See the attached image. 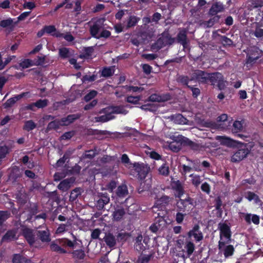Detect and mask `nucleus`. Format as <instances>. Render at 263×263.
<instances>
[{"label":"nucleus","instance_id":"obj_59","mask_svg":"<svg viewBox=\"0 0 263 263\" xmlns=\"http://www.w3.org/2000/svg\"><path fill=\"white\" fill-rule=\"evenodd\" d=\"M59 54L63 58H66L70 55L69 49L65 47L59 49Z\"/></svg>","mask_w":263,"mask_h":263},{"label":"nucleus","instance_id":"obj_16","mask_svg":"<svg viewBox=\"0 0 263 263\" xmlns=\"http://www.w3.org/2000/svg\"><path fill=\"white\" fill-rule=\"evenodd\" d=\"M110 114H123L126 115L128 113V111L125 109L124 106L119 105H110L106 107Z\"/></svg>","mask_w":263,"mask_h":263},{"label":"nucleus","instance_id":"obj_45","mask_svg":"<svg viewBox=\"0 0 263 263\" xmlns=\"http://www.w3.org/2000/svg\"><path fill=\"white\" fill-rule=\"evenodd\" d=\"M99 154V152H93L92 151L88 150L85 152L82 156V159H88L90 160L92 159L96 155Z\"/></svg>","mask_w":263,"mask_h":263},{"label":"nucleus","instance_id":"obj_52","mask_svg":"<svg viewBox=\"0 0 263 263\" xmlns=\"http://www.w3.org/2000/svg\"><path fill=\"white\" fill-rule=\"evenodd\" d=\"M161 36L167 42L168 45L172 44L175 41V39L171 37L168 31H164L162 33Z\"/></svg>","mask_w":263,"mask_h":263},{"label":"nucleus","instance_id":"obj_18","mask_svg":"<svg viewBox=\"0 0 263 263\" xmlns=\"http://www.w3.org/2000/svg\"><path fill=\"white\" fill-rule=\"evenodd\" d=\"M173 141L169 144L170 149L174 152H178L181 149V137L173 136Z\"/></svg>","mask_w":263,"mask_h":263},{"label":"nucleus","instance_id":"obj_60","mask_svg":"<svg viewBox=\"0 0 263 263\" xmlns=\"http://www.w3.org/2000/svg\"><path fill=\"white\" fill-rule=\"evenodd\" d=\"M256 180L253 177H251L249 178L243 179L241 182V185H246L247 184L250 185H254L256 183Z\"/></svg>","mask_w":263,"mask_h":263},{"label":"nucleus","instance_id":"obj_22","mask_svg":"<svg viewBox=\"0 0 263 263\" xmlns=\"http://www.w3.org/2000/svg\"><path fill=\"white\" fill-rule=\"evenodd\" d=\"M36 235L43 242H48L50 241V233L49 231L46 230H36Z\"/></svg>","mask_w":263,"mask_h":263},{"label":"nucleus","instance_id":"obj_9","mask_svg":"<svg viewBox=\"0 0 263 263\" xmlns=\"http://www.w3.org/2000/svg\"><path fill=\"white\" fill-rule=\"evenodd\" d=\"M22 234L30 246H33L34 244L36 241L35 237L36 234L35 232L34 233L33 230L28 228H24L22 230Z\"/></svg>","mask_w":263,"mask_h":263},{"label":"nucleus","instance_id":"obj_27","mask_svg":"<svg viewBox=\"0 0 263 263\" xmlns=\"http://www.w3.org/2000/svg\"><path fill=\"white\" fill-rule=\"evenodd\" d=\"M81 115L80 114H71L68 115L66 117L62 118L61 120L63 126L69 125L75 120L79 119Z\"/></svg>","mask_w":263,"mask_h":263},{"label":"nucleus","instance_id":"obj_26","mask_svg":"<svg viewBox=\"0 0 263 263\" xmlns=\"http://www.w3.org/2000/svg\"><path fill=\"white\" fill-rule=\"evenodd\" d=\"M103 239L106 245L110 248L115 247L117 244V238H116L115 236L110 233H106Z\"/></svg>","mask_w":263,"mask_h":263},{"label":"nucleus","instance_id":"obj_40","mask_svg":"<svg viewBox=\"0 0 263 263\" xmlns=\"http://www.w3.org/2000/svg\"><path fill=\"white\" fill-rule=\"evenodd\" d=\"M155 213H157V217L156 218H163L165 219V217L167 215V212L165 210V207L162 205L161 206H157L156 209H155Z\"/></svg>","mask_w":263,"mask_h":263},{"label":"nucleus","instance_id":"obj_51","mask_svg":"<svg viewBox=\"0 0 263 263\" xmlns=\"http://www.w3.org/2000/svg\"><path fill=\"white\" fill-rule=\"evenodd\" d=\"M113 67L104 68L102 71V76L104 77H109L114 73Z\"/></svg>","mask_w":263,"mask_h":263},{"label":"nucleus","instance_id":"obj_46","mask_svg":"<svg viewBox=\"0 0 263 263\" xmlns=\"http://www.w3.org/2000/svg\"><path fill=\"white\" fill-rule=\"evenodd\" d=\"M73 237V240L71 241L67 238L66 241V247H68L71 249L76 248L77 246L79 245V243L77 242L78 240L76 236L71 234Z\"/></svg>","mask_w":263,"mask_h":263},{"label":"nucleus","instance_id":"obj_37","mask_svg":"<svg viewBox=\"0 0 263 263\" xmlns=\"http://www.w3.org/2000/svg\"><path fill=\"white\" fill-rule=\"evenodd\" d=\"M167 45H168L167 42L161 36L152 45V48L153 49L158 50Z\"/></svg>","mask_w":263,"mask_h":263},{"label":"nucleus","instance_id":"obj_25","mask_svg":"<svg viewBox=\"0 0 263 263\" xmlns=\"http://www.w3.org/2000/svg\"><path fill=\"white\" fill-rule=\"evenodd\" d=\"M223 75L218 72L209 73H208V83H210L211 85H216L220 80Z\"/></svg>","mask_w":263,"mask_h":263},{"label":"nucleus","instance_id":"obj_23","mask_svg":"<svg viewBox=\"0 0 263 263\" xmlns=\"http://www.w3.org/2000/svg\"><path fill=\"white\" fill-rule=\"evenodd\" d=\"M189 146L190 148L194 151H198L199 149L200 146L198 143H196L187 138L182 136V147Z\"/></svg>","mask_w":263,"mask_h":263},{"label":"nucleus","instance_id":"obj_32","mask_svg":"<svg viewBox=\"0 0 263 263\" xmlns=\"http://www.w3.org/2000/svg\"><path fill=\"white\" fill-rule=\"evenodd\" d=\"M212 16L208 21H204L203 24L206 27L210 28L212 27L216 23H219L220 15L216 14L215 15H211Z\"/></svg>","mask_w":263,"mask_h":263},{"label":"nucleus","instance_id":"obj_42","mask_svg":"<svg viewBox=\"0 0 263 263\" xmlns=\"http://www.w3.org/2000/svg\"><path fill=\"white\" fill-rule=\"evenodd\" d=\"M130 237V235L128 233H119L117 235V240L118 242L123 243L125 242L128 238Z\"/></svg>","mask_w":263,"mask_h":263},{"label":"nucleus","instance_id":"obj_38","mask_svg":"<svg viewBox=\"0 0 263 263\" xmlns=\"http://www.w3.org/2000/svg\"><path fill=\"white\" fill-rule=\"evenodd\" d=\"M117 195L119 197H124L128 194V190L126 185L122 184L118 187L117 192Z\"/></svg>","mask_w":263,"mask_h":263},{"label":"nucleus","instance_id":"obj_64","mask_svg":"<svg viewBox=\"0 0 263 263\" xmlns=\"http://www.w3.org/2000/svg\"><path fill=\"white\" fill-rule=\"evenodd\" d=\"M159 174L164 176H167L169 173L168 166L162 165L158 170Z\"/></svg>","mask_w":263,"mask_h":263},{"label":"nucleus","instance_id":"obj_56","mask_svg":"<svg viewBox=\"0 0 263 263\" xmlns=\"http://www.w3.org/2000/svg\"><path fill=\"white\" fill-rule=\"evenodd\" d=\"M155 223L158 225V228L161 230L166 226L167 222L163 218H156Z\"/></svg>","mask_w":263,"mask_h":263},{"label":"nucleus","instance_id":"obj_21","mask_svg":"<svg viewBox=\"0 0 263 263\" xmlns=\"http://www.w3.org/2000/svg\"><path fill=\"white\" fill-rule=\"evenodd\" d=\"M244 215V219L248 224H251L252 222L256 225L259 224L260 218L259 216L256 214H251L250 213H242Z\"/></svg>","mask_w":263,"mask_h":263},{"label":"nucleus","instance_id":"obj_55","mask_svg":"<svg viewBox=\"0 0 263 263\" xmlns=\"http://www.w3.org/2000/svg\"><path fill=\"white\" fill-rule=\"evenodd\" d=\"M35 127V123L32 120H29L25 122L24 129L27 131H30L33 129Z\"/></svg>","mask_w":263,"mask_h":263},{"label":"nucleus","instance_id":"obj_7","mask_svg":"<svg viewBox=\"0 0 263 263\" xmlns=\"http://www.w3.org/2000/svg\"><path fill=\"white\" fill-rule=\"evenodd\" d=\"M196 201L194 199L190 197H187L184 199H182V210L184 212V214L182 213V222L183 220L184 215L189 214L196 206Z\"/></svg>","mask_w":263,"mask_h":263},{"label":"nucleus","instance_id":"obj_35","mask_svg":"<svg viewBox=\"0 0 263 263\" xmlns=\"http://www.w3.org/2000/svg\"><path fill=\"white\" fill-rule=\"evenodd\" d=\"M169 199L170 198L168 196H163L160 199H158L156 201L155 205L153 207V211H155V209H156L158 206H161L163 205V206H165V204H167L169 202Z\"/></svg>","mask_w":263,"mask_h":263},{"label":"nucleus","instance_id":"obj_20","mask_svg":"<svg viewBox=\"0 0 263 263\" xmlns=\"http://www.w3.org/2000/svg\"><path fill=\"white\" fill-rule=\"evenodd\" d=\"M223 5L220 2L213 3L210 9L208 14L209 15H215L224 10Z\"/></svg>","mask_w":263,"mask_h":263},{"label":"nucleus","instance_id":"obj_54","mask_svg":"<svg viewBox=\"0 0 263 263\" xmlns=\"http://www.w3.org/2000/svg\"><path fill=\"white\" fill-rule=\"evenodd\" d=\"M98 94V92L96 90H91L89 93L86 95L84 97V100L85 102H89L92 99H93Z\"/></svg>","mask_w":263,"mask_h":263},{"label":"nucleus","instance_id":"obj_14","mask_svg":"<svg viewBox=\"0 0 263 263\" xmlns=\"http://www.w3.org/2000/svg\"><path fill=\"white\" fill-rule=\"evenodd\" d=\"M103 29V22L101 20H97L95 22L92 26L90 27V32L91 35L97 39L98 36L99 32Z\"/></svg>","mask_w":263,"mask_h":263},{"label":"nucleus","instance_id":"obj_61","mask_svg":"<svg viewBox=\"0 0 263 263\" xmlns=\"http://www.w3.org/2000/svg\"><path fill=\"white\" fill-rule=\"evenodd\" d=\"M222 202L220 197H218L215 199V207L216 210H217L220 213H222V210L221 206Z\"/></svg>","mask_w":263,"mask_h":263},{"label":"nucleus","instance_id":"obj_47","mask_svg":"<svg viewBox=\"0 0 263 263\" xmlns=\"http://www.w3.org/2000/svg\"><path fill=\"white\" fill-rule=\"evenodd\" d=\"M139 20L140 18L136 17V16H130L127 22V24L126 26L127 28H129L133 26H135L137 24V22Z\"/></svg>","mask_w":263,"mask_h":263},{"label":"nucleus","instance_id":"obj_30","mask_svg":"<svg viewBox=\"0 0 263 263\" xmlns=\"http://www.w3.org/2000/svg\"><path fill=\"white\" fill-rule=\"evenodd\" d=\"M171 186L175 191L174 194L176 197L180 198L181 197V182L179 180H174L172 179ZM180 200V199H179Z\"/></svg>","mask_w":263,"mask_h":263},{"label":"nucleus","instance_id":"obj_6","mask_svg":"<svg viewBox=\"0 0 263 263\" xmlns=\"http://www.w3.org/2000/svg\"><path fill=\"white\" fill-rule=\"evenodd\" d=\"M218 229L219 230L220 240L232 241V232L230 226L227 223H219L218 224Z\"/></svg>","mask_w":263,"mask_h":263},{"label":"nucleus","instance_id":"obj_8","mask_svg":"<svg viewBox=\"0 0 263 263\" xmlns=\"http://www.w3.org/2000/svg\"><path fill=\"white\" fill-rule=\"evenodd\" d=\"M187 235V239L190 240L193 237L196 242H199L203 238L202 233L200 230V227L198 224H195Z\"/></svg>","mask_w":263,"mask_h":263},{"label":"nucleus","instance_id":"obj_44","mask_svg":"<svg viewBox=\"0 0 263 263\" xmlns=\"http://www.w3.org/2000/svg\"><path fill=\"white\" fill-rule=\"evenodd\" d=\"M50 249L52 251L57 252L61 254H65L67 253V251L62 248L58 244L55 242H52L50 245Z\"/></svg>","mask_w":263,"mask_h":263},{"label":"nucleus","instance_id":"obj_3","mask_svg":"<svg viewBox=\"0 0 263 263\" xmlns=\"http://www.w3.org/2000/svg\"><path fill=\"white\" fill-rule=\"evenodd\" d=\"M232 241L219 240L218 241V249L223 253L225 258L231 257L235 252V249L233 245H230Z\"/></svg>","mask_w":263,"mask_h":263},{"label":"nucleus","instance_id":"obj_34","mask_svg":"<svg viewBox=\"0 0 263 263\" xmlns=\"http://www.w3.org/2000/svg\"><path fill=\"white\" fill-rule=\"evenodd\" d=\"M61 126H63L61 119H55L48 123L46 130L49 131L52 129H58Z\"/></svg>","mask_w":263,"mask_h":263},{"label":"nucleus","instance_id":"obj_2","mask_svg":"<svg viewBox=\"0 0 263 263\" xmlns=\"http://www.w3.org/2000/svg\"><path fill=\"white\" fill-rule=\"evenodd\" d=\"M240 145L238 149L234 153L231 157V161L232 162H239L246 158L250 153V150L247 147V144L240 143Z\"/></svg>","mask_w":263,"mask_h":263},{"label":"nucleus","instance_id":"obj_53","mask_svg":"<svg viewBox=\"0 0 263 263\" xmlns=\"http://www.w3.org/2000/svg\"><path fill=\"white\" fill-rule=\"evenodd\" d=\"M10 215V213L8 211H0V225L3 224L4 222L6 221Z\"/></svg>","mask_w":263,"mask_h":263},{"label":"nucleus","instance_id":"obj_24","mask_svg":"<svg viewBox=\"0 0 263 263\" xmlns=\"http://www.w3.org/2000/svg\"><path fill=\"white\" fill-rule=\"evenodd\" d=\"M28 92H23L21 94L16 96L13 98L8 99L3 105L5 108H8L12 106L16 101L26 96L28 94Z\"/></svg>","mask_w":263,"mask_h":263},{"label":"nucleus","instance_id":"obj_43","mask_svg":"<svg viewBox=\"0 0 263 263\" xmlns=\"http://www.w3.org/2000/svg\"><path fill=\"white\" fill-rule=\"evenodd\" d=\"M10 148L8 146H0V161L6 157L10 152Z\"/></svg>","mask_w":263,"mask_h":263},{"label":"nucleus","instance_id":"obj_29","mask_svg":"<svg viewBox=\"0 0 263 263\" xmlns=\"http://www.w3.org/2000/svg\"><path fill=\"white\" fill-rule=\"evenodd\" d=\"M125 209L121 207H117L112 213L113 220L114 221H120L125 215Z\"/></svg>","mask_w":263,"mask_h":263},{"label":"nucleus","instance_id":"obj_58","mask_svg":"<svg viewBox=\"0 0 263 263\" xmlns=\"http://www.w3.org/2000/svg\"><path fill=\"white\" fill-rule=\"evenodd\" d=\"M218 139L221 140V143L228 146H231L232 145V143L235 142L230 138L224 136H219Z\"/></svg>","mask_w":263,"mask_h":263},{"label":"nucleus","instance_id":"obj_62","mask_svg":"<svg viewBox=\"0 0 263 263\" xmlns=\"http://www.w3.org/2000/svg\"><path fill=\"white\" fill-rule=\"evenodd\" d=\"M97 103H98V100L96 99H94L90 103L85 105L84 107V109L85 110H88L92 109L93 108L95 107V106H96Z\"/></svg>","mask_w":263,"mask_h":263},{"label":"nucleus","instance_id":"obj_1","mask_svg":"<svg viewBox=\"0 0 263 263\" xmlns=\"http://www.w3.org/2000/svg\"><path fill=\"white\" fill-rule=\"evenodd\" d=\"M134 167H135L136 170L138 173V175L141 179L139 186L138 188V193L141 194L145 191L148 190L151 186L149 180H142V178H145L146 175L148 173L149 167H148L147 165L144 164H140L137 163L134 164Z\"/></svg>","mask_w":263,"mask_h":263},{"label":"nucleus","instance_id":"obj_63","mask_svg":"<svg viewBox=\"0 0 263 263\" xmlns=\"http://www.w3.org/2000/svg\"><path fill=\"white\" fill-rule=\"evenodd\" d=\"M32 65V61L29 59H26L20 63V66L23 68H28Z\"/></svg>","mask_w":263,"mask_h":263},{"label":"nucleus","instance_id":"obj_49","mask_svg":"<svg viewBox=\"0 0 263 263\" xmlns=\"http://www.w3.org/2000/svg\"><path fill=\"white\" fill-rule=\"evenodd\" d=\"M81 194V190L80 188H76L73 189L70 193L69 200L74 201L78 198V196Z\"/></svg>","mask_w":263,"mask_h":263},{"label":"nucleus","instance_id":"obj_13","mask_svg":"<svg viewBox=\"0 0 263 263\" xmlns=\"http://www.w3.org/2000/svg\"><path fill=\"white\" fill-rule=\"evenodd\" d=\"M18 236H17V230L15 229L8 230L6 234L3 236L1 242H9L12 241L17 240Z\"/></svg>","mask_w":263,"mask_h":263},{"label":"nucleus","instance_id":"obj_5","mask_svg":"<svg viewBox=\"0 0 263 263\" xmlns=\"http://www.w3.org/2000/svg\"><path fill=\"white\" fill-rule=\"evenodd\" d=\"M262 54V52L257 47H253L248 50L247 54L246 64H252L255 63L257 60L260 58Z\"/></svg>","mask_w":263,"mask_h":263},{"label":"nucleus","instance_id":"obj_17","mask_svg":"<svg viewBox=\"0 0 263 263\" xmlns=\"http://www.w3.org/2000/svg\"><path fill=\"white\" fill-rule=\"evenodd\" d=\"M245 198L249 201H254V203L257 205H261L262 201L258 195L253 192L247 191L245 193Z\"/></svg>","mask_w":263,"mask_h":263},{"label":"nucleus","instance_id":"obj_28","mask_svg":"<svg viewBox=\"0 0 263 263\" xmlns=\"http://www.w3.org/2000/svg\"><path fill=\"white\" fill-rule=\"evenodd\" d=\"M176 242L177 246L174 249L172 254V258L173 259V263H178L181 260V256L179 253L180 251L178 250V249H180L181 248V243L180 242V240H177Z\"/></svg>","mask_w":263,"mask_h":263},{"label":"nucleus","instance_id":"obj_48","mask_svg":"<svg viewBox=\"0 0 263 263\" xmlns=\"http://www.w3.org/2000/svg\"><path fill=\"white\" fill-rule=\"evenodd\" d=\"M242 123L241 121H235L234 122L233 124V128H232V132L233 133H238L242 130Z\"/></svg>","mask_w":263,"mask_h":263},{"label":"nucleus","instance_id":"obj_39","mask_svg":"<svg viewBox=\"0 0 263 263\" xmlns=\"http://www.w3.org/2000/svg\"><path fill=\"white\" fill-rule=\"evenodd\" d=\"M12 262L13 263H31V260L20 254H14Z\"/></svg>","mask_w":263,"mask_h":263},{"label":"nucleus","instance_id":"obj_57","mask_svg":"<svg viewBox=\"0 0 263 263\" xmlns=\"http://www.w3.org/2000/svg\"><path fill=\"white\" fill-rule=\"evenodd\" d=\"M220 41L222 44L225 46H230L233 44V41L230 39L228 38L225 35H221L220 36Z\"/></svg>","mask_w":263,"mask_h":263},{"label":"nucleus","instance_id":"obj_31","mask_svg":"<svg viewBox=\"0 0 263 263\" xmlns=\"http://www.w3.org/2000/svg\"><path fill=\"white\" fill-rule=\"evenodd\" d=\"M21 177V172L20 168L16 166L12 167L9 175L10 179L12 180L13 181H16Z\"/></svg>","mask_w":263,"mask_h":263},{"label":"nucleus","instance_id":"obj_15","mask_svg":"<svg viewBox=\"0 0 263 263\" xmlns=\"http://www.w3.org/2000/svg\"><path fill=\"white\" fill-rule=\"evenodd\" d=\"M190 82L188 77L182 76V84L186 85L187 88H190L192 92L193 97L196 98L200 95V90L198 88L189 85Z\"/></svg>","mask_w":263,"mask_h":263},{"label":"nucleus","instance_id":"obj_41","mask_svg":"<svg viewBox=\"0 0 263 263\" xmlns=\"http://www.w3.org/2000/svg\"><path fill=\"white\" fill-rule=\"evenodd\" d=\"M71 253L73 258L78 259H83L85 257L84 251L82 249L74 250Z\"/></svg>","mask_w":263,"mask_h":263},{"label":"nucleus","instance_id":"obj_10","mask_svg":"<svg viewBox=\"0 0 263 263\" xmlns=\"http://www.w3.org/2000/svg\"><path fill=\"white\" fill-rule=\"evenodd\" d=\"M99 199L97 201L96 207L98 210L103 209L105 205L108 204L110 201V198L106 193H100L98 194Z\"/></svg>","mask_w":263,"mask_h":263},{"label":"nucleus","instance_id":"obj_36","mask_svg":"<svg viewBox=\"0 0 263 263\" xmlns=\"http://www.w3.org/2000/svg\"><path fill=\"white\" fill-rule=\"evenodd\" d=\"M195 245L190 240H186L184 248L186 251L187 256L190 257L195 250Z\"/></svg>","mask_w":263,"mask_h":263},{"label":"nucleus","instance_id":"obj_11","mask_svg":"<svg viewBox=\"0 0 263 263\" xmlns=\"http://www.w3.org/2000/svg\"><path fill=\"white\" fill-rule=\"evenodd\" d=\"M145 239H143L141 235H139L135 239L134 249L139 253H142L147 247Z\"/></svg>","mask_w":263,"mask_h":263},{"label":"nucleus","instance_id":"obj_12","mask_svg":"<svg viewBox=\"0 0 263 263\" xmlns=\"http://www.w3.org/2000/svg\"><path fill=\"white\" fill-rule=\"evenodd\" d=\"M99 114H104V115L95 117V119L97 122H106L115 118L114 115L109 114L106 107L101 109L99 111Z\"/></svg>","mask_w":263,"mask_h":263},{"label":"nucleus","instance_id":"obj_19","mask_svg":"<svg viewBox=\"0 0 263 263\" xmlns=\"http://www.w3.org/2000/svg\"><path fill=\"white\" fill-rule=\"evenodd\" d=\"M74 181L75 179L73 177L64 179L59 183L58 187L63 192H66L70 188L71 184Z\"/></svg>","mask_w":263,"mask_h":263},{"label":"nucleus","instance_id":"obj_50","mask_svg":"<svg viewBox=\"0 0 263 263\" xmlns=\"http://www.w3.org/2000/svg\"><path fill=\"white\" fill-rule=\"evenodd\" d=\"M48 100L47 99H40L34 103V105L38 108H44L48 105Z\"/></svg>","mask_w":263,"mask_h":263},{"label":"nucleus","instance_id":"obj_33","mask_svg":"<svg viewBox=\"0 0 263 263\" xmlns=\"http://www.w3.org/2000/svg\"><path fill=\"white\" fill-rule=\"evenodd\" d=\"M16 199L17 202L21 204H25L27 200V195L24 191L21 190L16 194Z\"/></svg>","mask_w":263,"mask_h":263},{"label":"nucleus","instance_id":"obj_4","mask_svg":"<svg viewBox=\"0 0 263 263\" xmlns=\"http://www.w3.org/2000/svg\"><path fill=\"white\" fill-rule=\"evenodd\" d=\"M208 72L202 70L196 69L193 71L191 78H189L190 81H195L199 84L208 83Z\"/></svg>","mask_w":263,"mask_h":263}]
</instances>
